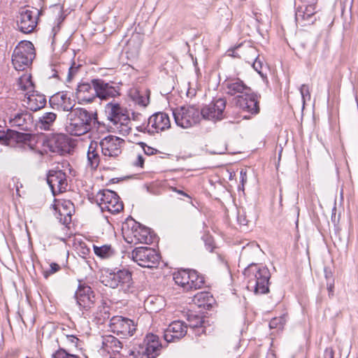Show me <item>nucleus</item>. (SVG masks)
<instances>
[{"mask_svg": "<svg viewBox=\"0 0 358 358\" xmlns=\"http://www.w3.org/2000/svg\"><path fill=\"white\" fill-rule=\"evenodd\" d=\"M52 358H78V357L73 354H69L63 349H60L52 355Z\"/></svg>", "mask_w": 358, "mask_h": 358, "instance_id": "c03bdc74", "label": "nucleus"}, {"mask_svg": "<svg viewBox=\"0 0 358 358\" xmlns=\"http://www.w3.org/2000/svg\"><path fill=\"white\" fill-rule=\"evenodd\" d=\"M110 329L112 332L124 337L131 336L136 331L133 320L122 316H114L110 320Z\"/></svg>", "mask_w": 358, "mask_h": 358, "instance_id": "ddd939ff", "label": "nucleus"}, {"mask_svg": "<svg viewBox=\"0 0 358 358\" xmlns=\"http://www.w3.org/2000/svg\"><path fill=\"white\" fill-rule=\"evenodd\" d=\"M299 90H300V94L301 95V98L303 100V103L304 104L305 102L306 101V100L310 99V93L309 87L307 85L303 84L301 86Z\"/></svg>", "mask_w": 358, "mask_h": 358, "instance_id": "79ce46f5", "label": "nucleus"}, {"mask_svg": "<svg viewBox=\"0 0 358 358\" xmlns=\"http://www.w3.org/2000/svg\"><path fill=\"white\" fill-rule=\"evenodd\" d=\"M50 270L49 271V274H52L56 273L57 271H59L60 266L56 263H51L50 265Z\"/></svg>", "mask_w": 358, "mask_h": 358, "instance_id": "3c124183", "label": "nucleus"}, {"mask_svg": "<svg viewBox=\"0 0 358 358\" xmlns=\"http://www.w3.org/2000/svg\"><path fill=\"white\" fill-rule=\"evenodd\" d=\"M171 189L173 191V192H177L178 194H181V195H183V196H187L189 197V195L187 194L185 192H184L182 190H180V189H178L176 187H171Z\"/></svg>", "mask_w": 358, "mask_h": 358, "instance_id": "864d4df0", "label": "nucleus"}, {"mask_svg": "<svg viewBox=\"0 0 358 358\" xmlns=\"http://www.w3.org/2000/svg\"><path fill=\"white\" fill-rule=\"evenodd\" d=\"M26 99L24 100L27 109L36 112L46 105L45 96L37 91L33 90L29 93H25Z\"/></svg>", "mask_w": 358, "mask_h": 358, "instance_id": "393cba45", "label": "nucleus"}, {"mask_svg": "<svg viewBox=\"0 0 358 358\" xmlns=\"http://www.w3.org/2000/svg\"><path fill=\"white\" fill-rule=\"evenodd\" d=\"M122 343L115 336L108 335L103 337L102 349L108 353L119 352L122 349Z\"/></svg>", "mask_w": 358, "mask_h": 358, "instance_id": "cd10ccee", "label": "nucleus"}, {"mask_svg": "<svg viewBox=\"0 0 358 358\" xmlns=\"http://www.w3.org/2000/svg\"><path fill=\"white\" fill-rule=\"evenodd\" d=\"M241 181L243 183L246 180V173H245V172L243 173V171H241Z\"/></svg>", "mask_w": 358, "mask_h": 358, "instance_id": "13d9d810", "label": "nucleus"}, {"mask_svg": "<svg viewBox=\"0 0 358 358\" xmlns=\"http://www.w3.org/2000/svg\"><path fill=\"white\" fill-rule=\"evenodd\" d=\"M92 83L95 87V98L99 97L101 99H107L119 95L118 90L115 87L106 83L103 80L94 79L92 80Z\"/></svg>", "mask_w": 358, "mask_h": 358, "instance_id": "4be33fe9", "label": "nucleus"}, {"mask_svg": "<svg viewBox=\"0 0 358 358\" xmlns=\"http://www.w3.org/2000/svg\"><path fill=\"white\" fill-rule=\"evenodd\" d=\"M253 67V69L261 76H262V69L264 68V63L260 59L259 56L258 55L257 57V59H255L251 63H250Z\"/></svg>", "mask_w": 358, "mask_h": 358, "instance_id": "37998d69", "label": "nucleus"}, {"mask_svg": "<svg viewBox=\"0 0 358 358\" xmlns=\"http://www.w3.org/2000/svg\"><path fill=\"white\" fill-rule=\"evenodd\" d=\"M19 30L24 34L31 33L37 25V12L27 8H23L17 17Z\"/></svg>", "mask_w": 358, "mask_h": 358, "instance_id": "4468645a", "label": "nucleus"}, {"mask_svg": "<svg viewBox=\"0 0 358 358\" xmlns=\"http://www.w3.org/2000/svg\"><path fill=\"white\" fill-rule=\"evenodd\" d=\"M255 219V215L252 206L248 208H241L238 209L237 220L240 225L248 226Z\"/></svg>", "mask_w": 358, "mask_h": 358, "instance_id": "473e14b6", "label": "nucleus"}, {"mask_svg": "<svg viewBox=\"0 0 358 358\" xmlns=\"http://www.w3.org/2000/svg\"><path fill=\"white\" fill-rule=\"evenodd\" d=\"M266 358H276L275 354L273 350H269L267 352V355L266 356Z\"/></svg>", "mask_w": 358, "mask_h": 358, "instance_id": "6e6d98bb", "label": "nucleus"}, {"mask_svg": "<svg viewBox=\"0 0 358 358\" xmlns=\"http://www.w3.org/2000/svg\"><path fill=\"white\" fill-rule=\"evenodd\" d=\"M75 298L78 305L85 310L92 308L95 301V295L92 288L80 282L75 293Z\"/></svg>", "mask_w": 358, "mask_h": 358, "instance_id": "dca6fc26", "label": "nucleus"}, {"mask_svg": "<svg viewBox=\"0 0 358 358\" xmlns=\"http://www.w3.org/2000/svg\"><path fill=\"white\" fill-rule=\"evenodd\" d=\"M133 260L142 267H156L159 263V255L155 250L148 247H139L131 252Z\"/></svg>", "mask_w": 358, "mask_h": 358, "instance_id": "1a4fd4ad", "label": "nucleus"}, {"mask_svg": "<svg viewBox=\"0 0 358 358\" xmlns=\"http://www.w3.org/2000/svg\"><path fill=\"white\" fill-rule=\"evenodd\" d=\"M131 97L138 106L146 107L150 103V90L147 88L134 90L131 92Z\"/></svg>", "mask_w": 358, "mask_h": 358, "instance_id": "c756f323", "label": "nucleus"}, {"mask_svg": "<svg viewBox=\"0 0 358 358\" xmlns=\"http://www.w3.org/2000/svg\"><path fill=\"white\" fill-rule=\"evenodd\" d=\"M227 101L224 98L213 100L208 105L204 106L201 112V116L207 120L217 122L224 117V109Z\"/></svg>", "mask_w": 358, "mask_h": 358, "instance_id": "f8f14e48", "label": "nucleus"}, {"mask_svg": "<svg viewBox=\"0 0 358 358\" xmlns=\"http://www.w3.org/2000/svg\"><path fill=\"white\" fill-rule=\"evenodd\" d=\"M222 88L224 92L234 96L237 94L243 95L251 92L250 87L247 86L243 80L238 78H228L222 83Z\"/></svg>", "mask_w": 358, "mask_h": 358, "instance_id": "aec40b11", "label": "nucleus"}, {"mask_svg": "<svg viewBox=\"0 0 358 358\" xmlns=\"http://www.w3.org/2000/svg\"><path fill=\"white\" fill-rule=\"evenodd\" d=\"M284 324L283 319L282 317L280 318H273L269 323V327L271 329L273 328H281Z\"/></svg>", "mask_w": 358, "mask_h": 358, "instance_id": "a18cd8bd", "label": "nucleus"}, {"mask_svg": "<svg viewBox=\"0 0 358 358\" xmlns=\"http://www.w3.org/2000/svg\"><path fill=\"white\" fill-rule=\"evenodd\" d=\"M175 282L187 291V285L189 282V270H180L173 274Z\"/></svg>", "mask_w": 358, "mask_h": 358, "instance_id": "e433bc0d", "label": "nucleus"}, {"mask_svg": "<svg viewBox=\"0 0 358 358\" xmlns=\"http://www.w3.org/2000/svg\"><path fill=\"white\" fill-rule=\"evenodd\" d=\"M252 358H257V356L254 355H252Z\"/></svg>", "mask_w": 358, "mask_h": 358, "instance_id": "680f3d73", "label": "nucleus"}, {"mask_svg": "<svg viewBox=\"0 0 358 358\" xmlns=\"http://www.w3.org/2000/svg\"><path fill=\"white\" fill-rule=\"evenodd\" d=\"M30 138V134H22V140L28 141Z\"/></svg>", "mask_w": 358, "mask_h": 358, "instance_id": "4d7b16f0", "label": "nucleus"}, {"mask_svg": "<svg viewBox=\"0 0 358 358\" xmlns=\"http://www.w3.org/2000/svg\"><path fill=\"white\" fill-rule=\"evenodd\" d=\"M18 88L21 90L29 93L34 90V85L31 81V76L29 74L24 73L21 76L17 81Z\"/></svg>", "mask_w": 358, "mask_h": 358, "instance_id": "4c0bfd02", "label": "nucleus"}, {"mask_svg": "<svg viewBox=\"0 0 358 358\" xmlns=\"http://www.w3.org/2000/svg\"><path fill=\"white\" fill-rule=\"evenodd\" d=\"M140 145H141V147L144 151V153L147 155H152L157 152V150L156 149L151 148L150 146H148L144 143H141Z\"/></svg>", "mask_w": 358, "mask_h": 358, "instance_id": "49530a36", "label": "nucleus"}, {"mask_svg": "<svg viewBox=\"0 0 358 358\" xmlns=\"http://www.w3.org/2000/svg\"><path fill=\"white\" fill-rule=\"evenodd\" d=\"M76 94L79 99L90 103L95 99V87L92 83H82L78 86Z\"/></svg>", "mask_w": 358, "mask_h": 358, "instance_id": "bb28decb", "label": "nucleus"}, {"mask_svg": "<svg viewBox=\"0 0 358 358\" xmlns=\"http://www.w3.org/2000/svg\"><path fill=\"white\" fill-rule=\"evenodd\" d=\"M47 182L53 194L65 192L68 186L66 173L62 170L50 171Z\"/></svg>", "mask_w": 358, "mask_h": 358, "instance_id": "f3484780", "label": "nucleus"}, {"mask_svg": "<svg viewBox=\"0 0 358 358\" xmlns=\"http://www.w3.org/2000/svg\"><path fill=\"white\" fill-rule=\"evenodd\" d=\"M236 106L244 112L251 115L259 113V105L256 94L250 92L243 95H238L236 98Z\"/></svg>", "mask_w": 358, "mask_h": 358, "instance_id": "2eb2a0df", "label": "nucleus"}, {"mask_svg": "<svg viewBox=\"0 0 358 358\" xmlns=\"http://www.w3.org/2000/svg\"><path fill=\"white\" fill-rule=\"evenodd\" d=\"M66 341L73 346L78 347L79 339L73 335H67L66 336Z\"/></svg>", "mask_w": 358, "mask_h": 358, "instance_id": "de8ad7c7", "label": "nucleus"}, {"mask_svg": "<svg viewBox=\"0 0 358 358\" xmlns=\"http://www.w3.org/2000/svg\"><path fill=\"white\" fill-rule=\"evenodd\" d=\"M131 241L127 239L128 242L134 243L150 244L152 242V236L150 229L142 226L140 223L135 222L131 227Z\"/></svg>", "mask_w": 358, "mask_h": 358, "instance_id": "5701e85b", "label": "nucleus"}, {"mask_svg": "<svg viewBox=\"0 0 358 358\" xmlns=\"http://www.w3.org/2000/svg\"><path fill=\"white\" fill-rule=\"evenodd\" d=\"M36 55L34 45L30 41H22L14 49L12 63L17 71H24L31 64Z\"/></svg>", "mask_w": 358, "mask_h": 358, "instance_id": "39448f33", "label": "nucleus"}, {"mask_svg": "<svg viewBox=\"0 0 358 358\" xmlns=\"http://www.w3.org/2000/svg\"><path fill=\"white\" fill-rule=\"evenodd\" d=\"M50 107L54 110L69 111L74 109V101L66 92H57L49 99Z\"/></svg>", "mask_w": 358, "mask_h": 358, "instance_id": "a211bd4d", "label": "nucleus"}, {"mask_svg": "<svg viewBox=\"0 0 358 358\" xmlns=\"http://www.w3.org/2000/svg\"><path fill=\"white\" fill-rule=\"evenodd\" d=\"M93 249L95 255L101 259H108L115 255V250L110 245L101 246L94 245Z\"/></svg>", "mask_w": 358, "mask_h": 358, "instance_id": "58836bf2", "label": "nucleus"}, {"mask_svg": "<svg viewBox=\"0 0 358 358\" xmlns=\"http://www.w3.org/2000/svg\"><path fill=\"white\" fill-rule=\"evenodd\" d=\"M324 274H325V278L327 279V280L328 281V280H329L331 278H333L332 277V274H331V271H328L327 268H324Z\"/></svg>", "mask_w": 358, "mask_h": 358, "instance_id": "5fc2aeb1", "label": "nucleus"}, {"mask_svg": "<svg viewBox=\"0 0 358 358\" xmlns=\"http://www.w3.org/2000/svg\"><path fill=\"white\" fill-rule=\"evenodd\" d=\"M80 65H76L75 62H73L71 65L69 64H63V66L59 65L55 66L54 68L52 69V71L54 72L52 74V77L57 78L59 80H62L64 76H66V80L70 82L73 77L78 73Z\"/></svg>", "mask_w": 358, "mask_h": 358, "instance_id": "a878e982", "label": "nucleus"}, {"mask_svg": "<svg viewBox=\"0 0 358 358\" xmlns=\"http://www.w3.org/2000/svg\"><path fill=\"white\" fill-rule=\"evenodd\" d=\"M57 119V114L53 112L43 113L37 121L36 125L41 129L50 130Z\"/></svg>", "mask_w": 358, "mask_h": 358, "instance_id": "2f4dec72", "label": "nucleus"}, {"mask_svg": "<svg viewBox=\"0 0 358 358\" xmlns=\"http://www.w3.org/2000/svg\"><path fill=\"white\" fill-rule=\"evenodd\" d=\"M108 120L113 125V129L122 136H127L131 131V122L127 108L117 103H108L106 106Z\"/></svg>", "mask_w": 358, "mask_h": 358, "instance_id": "7ed1b4c3", "label": "nucleus"}, {"mask_svg": "<svg viewBox=\"0 0 358 358\" xmlns=\"http://www.w3.org/2000/svg\"><path fill=\"white\" fill-rule=\"evenodd\" d=\"M315 13V7L314 5H308L300 7L296 12V20H310Z\"/></svg>", "mask_w": 358, "mask_h": 358, "instance_id": "f704fd0d", "label": "nucleus"}, {"mask_svg": "<svg viewBox=\"0 0 358 358\" xmlns=\"http://www.w3.org/2000/svg\"><path fill=\"white\" fill-rule=\"evenodd\" d=\"M124 141L117 136L109 135L99 142L102 155L105 158H116L122 153Z\"/></svg>", "mask_w": 358, "mask_h": 358, "instance_id": "9b49d317", "label": "nucleus"}, {"mask_svg": "<svg viewBox=\"0 0 358 358\" xmlns=\"http://www.w3.org/2000/svg\"><path fill=\"white\" fill-rule=\"evenodd\" d=\"M187 327L185 322L174 321L164 331V338L167 343L175 342L187 334Z\"/></svg>", "mask_w": 358, "mask_h": 358, "instance_id": "6ab92c4d", "label": "nucleus"}, {"mask_svg": "<svg viewBox=\"0 0 358 358\" xmlns=\"http://www.w3.org/2000/svg\"><path fill=\"white\" fill-rule=\"evenodd\" d=\"M171 127V121L168 114L158 112L152 115L148 121L146 126L137 127L139 131L148 132L150 134H155L164 131Z\"/></svg>", "mask_w": 358, "mask_h": 358, "instance_id": "6e6552de", "label": "nucleus"}, {"mask_svg": "<svg viewBox=\"0 0 358 358\" xmlns=\"http://www.w3.org/2000/svg\"><path fill=\"white\" fill-rule=\"evenodd\" d=\"M320 358H334V351L331 348H327L323 352V355Z\"/></svg>", "mask_w": 358, "mask_h": 358, "instance_id": "09e8293b", "label": "nucleus"}, {"mask_svg": "<svg viewBox=\"0 0 358 358\" xmlns=\"http://www.w3.org/2000/svg\"><path fill=\"white\" fill-rule=\"evenodd\" d=\"M247 251V248H244V252Z\"/></svg>", "mask_w": 358, "mask_h": 358, "instance_id": "e2e57ef3", "label": "nucleus"}, {"mask_svg": "<svg viewBox=\"0 0 358 358\" xmlns=\"http://www.w3.org/2000/svg\"><path fill=\"white\" fill-rule=\"evenodd\" d=\"M50 150L61 155L69 153L71 150L70 138L64 134H57L48 142Z\"/></svg>", "mask_w": 358, "mask_h": 358, "instance_id": "412c9836", "label": "nucleus"}, {"mask_svg": "<svg viewBox=\"0 0 358 358\" xmlns=\"http://www.w3.org/2000/svg\"><path fill=\"white\" fill-rule=\"evenodd\" d=\"M327 289L329 291V295H333L334 294V278H331L329 280H328V282H327Z\"/></svg>", "mask_w": 358, "mask_h": 358, "instance_id": "8fccbe9b", "label": "nucleus"}, {"mask_svg": "<svg viewBox=\"0 0 358 358\" xmlns=\"http://www.w3.org/2000/svg\"><path fill=\"white\" fill-rule=\"evenodd\" d=\"M176 124L182 128H190L198 124L201 118L200 110L194 106H182L173 111Z\"/></svg>", "mask_w": 358, "mask_h": 358, "instance_id": "423d86ee", "label": "nucleus"}, {"mask_svg": "<svg viewBox=\"0 0 358 358\" xmlns=\"http://www.w3.org/2000/svg\"><path fill=\"white\" fill-rule=\"evenodd\" d=\"M97 122L96 113L76 108L67 115L65 129L72 136H82L88 133Z\"/></svg>", "mask_w": 358, "mask_h": 358, "instance_id": "f257e3e1", "label": "nucleus"}, {"mask_svg": "<svg viewBox=\"0 0 358 358\" xmlns=\"http://www.w3.org/2000/svg\"><path fill=\"white\" fill-rule=\"evenodd\" d=\"M110 317L109 308L105 306H99L96 318L99 322L103 323Z\"/></svg>", "mask_w": 358, "mask_h": 358, "instance_id": "a19ab883", "label": "nucleus"}, {"mask_svg": "<svg viewBox=\"0 0 358 358\" xmlns=\"http://www.w3.org/2000/svg\"><path fill=\"white\" fill-rule=\"evenodd\" d=\"M52 31V32H54V36H55V27H54Z\"/></svg>", "mask_w": 358, "mask_h": 358, "instance_id": "052dcab7", "label": "nucleus"}, {"mask_svg": "<svg viewBox=\"0 0 358 358\" xmlns=\"http://www.w3.org/2000/svg\"><path fill=\"white\" fill-rule=\"evenodd\" d=\"M145 308L150 312H158L162 308L163 299L159 296H150L145 302Z\"/></svg>", "mask_w": 358, "mask_h": 358, "instance_id": "72a5a7b5", "label": "nucleus"}, {"mask_svg": "<svg viewBox=\"0 0 358 358\" xmlns=\"http://www.w3.org/2000/svg\"><path fill=\"white\" fill-rule=\"evenodd\" d=\"M96 201L102 212L117 213L123 209V203L116 192L109 190H100L95 196Z\"/></svg>", "mask_w": 358, "mask_h": 358, "instance_id": "0eeeda50", "label": "nucleus"}, {"mask_svg": "<svg viewBox=\"0 0 358 358\" xmlns=\"http://www.w3.org/2000/svg\"><path fill=\"white\" fill-rule=\"evenodd\" d=\"M101 282L113 289L119 287L124 292H132L134 288L132 273L126 268L106 272L101 276Z\"/></svg>", "mask_w": 358, "mask_h": 358, "instance_id": "20e7f679", "label": "nucleus"}, {"mask_svg": "<svg viewBox=\"0 0 358 358\" xmlns=\"http://www.w3.org/2000/svg\"><path fill=\"white\" fill-rule=\"evenodd\" d=\"M73 203L69 201H64L61 205L58 204L56 209H58L59 215L57 218L63 224L67 225L71 222V207Z\"/></svg>", "mask_w": 358, "mask_h": 358, "instance_id": "c85d7f7f", "label": "nucleus"}, {"mask_svg": "<svg viewBox=\"0 0 358 358\" xmlns=\"http://www.w3.org/2000/svg\"><path fill=\"white\" fill-rule=\"evenodd\" d=\"M13 110L7 113V119L11 127H16L20 130L28 131L32 127L31 115L27 110H17V104H13ZM13 108V106L11 107Z\"/></svg>", "mask_w": 358, "mask_h": 358, "instance_id": "9d476101", "label": "nucleus"}, {"mask_svg": "<svg viewBox=\"0 0 358 358\" xmlns=\"http://www.w3.org/2000/svg\"><path fill=\"white\" fill-rule=\"evenodd\" d=\"M229 52H231V54L229 55L232 57L242 58L248 64H250L255 59H257L259 55L257 50L248 44L239 45L233 50H229Z\"/></svg>", "mask_w": 358, "mask_h": 358, "instance_id": "b1692460", "label": "nucleus"}, {"mask_svg": "<svg viewBox=\"0 0 358 358\" xmlns=\"http://www.w3.org/2000/svg\"><path fill=\"white\" fill-rule=\"evenodd\" d=\"M99 147V144L94 141H92L88 147L87 163L92 169H96L100 162Z\"/></svg>", "mask_w": 358, "mask_h": 358, "instance_id": "7c9ffc66", "label": "nucleus"}, {"mask_svg": "<svg viewBox=\"0 0 358 358\" xmlns=\"http://www.w3.org/2000/svg\"><path fill=\"white\" fill-rule=\"evenodd\" d=\"M145 159L141 155H138L136 158V161L135 162L134 164L136 166L143 167L144 164Z\"/></svg>", "mask_w": 358, "mask_h": 358, "instance_id": "603ef678", "label": "nucleus"}, {"mask_svg": "<svg viewBox=\"0 0 358 358\" xmlns=\"http://www.w3.org/2000/svg\"><path fill=\"white\" fill-rule=\"evenodd\" d=\"M139 115H141V114L138 113V114L135 115V113H133V116H134L133 118H134V120H137Z\"/></svg>", "mask_w": 358, "mask_h": 358, "instance_id": "bf43d9fd", "label": "nucleus"}, {"mask_svg": "<svg viewBox=\"0 0 358 358\" xmlns=\"http://www.w3.org/2000/svg\"><path fill=\"white\" fill-rule=\"evenodd\" d=\"M204 284L203 277L199 275L194 270H189V282L187 291L201 288Z\"/></svg>", "mask_w": 358, "mask_h": 358, "instance_id": "c9c22d12", "label": "nucleus"}, {"mask_svg": "<svg viewBox=\"0 0 358 358\" xmlns=\"http://www.w3.org/2000/svg\"><path fill=\"white\" fill-rule=\"evenodd\" d=\"M244 275L248 278L247 287L255 294H265L268 292L269 270L265 266L250 264L244 271Z\"/></svg>", "mask_w": 358, "mask_h": 358, "instance_id": "f03ea898", "label": "nucleus"}, {"mask_svg": "<svg viewBox=\"0 0 358 358\" xmlns=\"http://www.w3.org/2000/svg\"><path fill=\"white\" fill-rule=\"evenodd\" d=\"M224 353L226 358H238L240 353L239 341L236 340L228 343L224 349Z\"/></svg>", "mask_w": 358, "mask_h": 358, "instance_id": "ea45409f", "label": "nucleus"}]
</instances>
